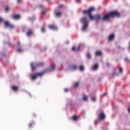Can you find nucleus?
Listing matches in <instances>:
<instances>
[{"instance_id":"nucleus-20","label":"nucleus","mask_w":130,"mask_h":130,"mask_svg":"<svg viewBox=\"0 0 130 130\" xmlns=\"http://www.w3.org/2000/svg\"><path fill=\"white\" fill-rule=\"evenodd\" d=\"M96 19H97V20H100V19H102V18H101V16H100V15H97L96 16Z\"/></svg>"},{"instance_id":"nucleus-11","label":"nucleus","mask_w":130,"mask_h":130,"mask_svg":"<svg viewBox=\"0 0 130 130\" xmlns=\"http://www.w3.org/2000/svg\"><path fill=\"white\" fill-rule=\"evenodd\" d=\"M95 55L96 56H102V52L99 50H97L95 52Z\"/></svg>"},{"instance_id":"nucleus-3","label":"nucleus","mask_w":130,"mask_h":130,"mask_svg":"<svg viewBox=\"0 0 130 130\" xmlns=\"http://www.w3.org/2000/svg\"><path fill=\"white\" fill-rule=\"evenodd\" d=\"M105 118H106L105 113L104 112L100 113L98 116L99 121H104V120H105Z\"/></svg>"},{"instance_id":"nucleus-31","label":"nucleus","mask_w":130,"mask_h":130,"mask_svg":"<svg viewBox=\"0 0 130 130\" xmlns=\"http://www.w3.org/2000/svg\"><path fill=\"white\" fill-rule=\"evenodd\" d=\"M119 71L120 73H122V72H123V70H122V68H119Z\"/></svg>"},{"instance_id":"nucleus-26","label":"nucleus","mask_w":130,"mask_h":130,"mask_svg":"<svg viewBox=\"0 0 130 130\" xmlns=\"http://www.w3.org/2000/svg\"><path fill=\"white\" fill-rule=\"evenodd\" d=\"M125 61H126V62H129L130 60L127 57L125 58Z\"/></svg>"},{"instance_id":"nucleus-45","label":"nucleus","mask_w":130,"mask_h":130,"mask_svg":"<svg viewBox=\"0 0 130 130\" xmlns=\"http://www.w3.org/2000/svg\"><path fill=\"white\" fill-rule=\"evenodd\" d=\"M128 112H129V113H130V107L128 109Z\"/></svg>"},{"instance_id":"nucleus-38","label":"nucleus","mask_w":130,"mask_h":130,"mask_svg":"<svg viewBox=\"0 0 130 130\" xmlns=\"http://www.w3.org/2000/svg\"><path fill=\"white\" fill-rule=\"evenodd\" d=\"M64 92H66L67 93V92H69V89H68V88H66V89L64 90Z\"/></svg>"},{"instance_id":"nucleus-16","label":"nucleus","mask_w":130,"mask_h":130,"mask_svg":"<svg viewBox=\"0 0 130 130\" xmlns=\"http://www.w3.org/2000/svg\"><path fill=\"white\" fill-rule=\"evenodd\" d=\"M55 15L56 17H61V13L59 12H55Z\"/></svg>"},{"instance_id":"nucleus-9","label":"nucleus","mask_w":130,"mask_h":130,"mask_svg":"<svg viewBox=\"0 0 130 130\" xmlns=\"http://www.w3.org/2000/svg\"><path fill=\"white\" fill-rule=\"evenodd\" d=\"M12 18L14 20H19V19H21V15L20 14H15L12 16Z\"/></svg>"},{"instance_id":"nucleus-44","label":"nucleus","mask_w":130,"mask_h":130,"mask_svg":"<svg viewBox=\"0 0 130 130\" xmlns=\"http://www.w3.org/2000/svg\"><path fill=\"white\" fill-rule=\"evenodd\" d=\"M0 22H3V19L1 18H0Z\"/></svg>"},{"instance_id":"nucleus-19","label":"nucleus","mask_w":130,"mask_h":130,"mask_svg":"<svg viewBox=\"0 0 130 130\" xmlns=\"http://www.w3.org/2000/svg\"><path fill=\"white\" fill-rule=\"evenodd\" d=\"M83 99L84 101H87V100H88V96H87L86 95H84Z\"/></svg>"},{"instance_id":"nucleus-48","label":"nucleus","mask_w":130,"mask_h":130,"mask_svg":"<svg viewBox=\"0 0 130 130\" xmlns=\"http://www.w3.org/2000/svg\"><path fill=\"white\" fill-rule=\"evenodd\" d=\"M76 1H80V0H76Z\"/></svg>"},{"instance_id":"nucleus-35","label":"nucleus","mask_w":130,"mask_h":130,"mask_svg":"<svg viewBox=\"0 0 130 130\" xmlns=\"http://www.w3.org/2000/svg\"><path fill=\"white\" fill-rule=\"evenodd\" d=\"M105 96H106V93L102 94L101 97H105Z\"/></svg>"},{"instance_id":"nucleus-47","label":"nucleus","mask_w":130,"mask_h":130,"mask_svg":"<svg viewBox=\"0 0 130 130\" xmlns=\"http://www.w3.org/2000/svg\"><path fill=\"white\" fill-rule=\"evenodd\" d=\"M118 48H120V47H118Z\"/></svg>"},{"instance_id":"nucleus-10","label":"nucleus","mask_w":130,"mask_h":130,"mask_svg":"<svg viewBox=\"0 0 130 130\" xmlns=\"http://www.w3.org/2000/svg\"><path fill=\"white\" fill-rule=\"evenodd\" d=\"M114 38H115V36L114 35V34H112L109 36L108 40L109 41H112V40H113Z\"/></svg>"},{"instance_id":"nucleus-1","label":"nucleus","mask_w":130,"mask_h":130,"mask_svg":"<svg viewBox=\"0 0 130 130\" xmlns=\"http://www.w3.org/2000/svg\"><path fill=\"white\" fill-rule=\"evenodd\" d=\"M95 11V8L93 7H89V8L87 10H84L83 11V14H87L88 15L89 18L90 20H94L95 19L94 16L92 15V12Z\"/></svg>"},{"instance_id":"nucleus-6","label":"nucleus","mask_w":130,"mask_h":130,"mask_svg":"<svg viewBox=\"0 0 130 130\" xmlns=\"http://www.w3.org/2000/svg\"><path fill=\"white\" fill-rule=\"evenodd\" d=\"M44 74L45 72L37 73L35 75L31 77V80L34 81V80H36V79H37V77H42Z\"/></svg>"},{"instance_id":"nucleus-18","label":"nucleus","mask_w":130,"mask_h":130,"mask_svg":"<svg viewBox=\"0 0 130 130\" xmlns=\"http://www.w3.org/2000/svg\"><path fill=\"white\" fill-rule=\"evenodd\" d=\"M78 118H79V116H73L72 117L73 120H74L75 121H76V120H77Z\"/></svg>"},{"instance_id":"nucleus-40","label":"nucleus","mask_w":130,"mask_h":130,"mask_svg":"<svg viewBox=\"0 0 130 130\" xmlns=\"http://www.w3.org/2000/svg\"><path fill=\"white\" fill-rule=\"evenodd\" d=\"M21 2H22V1H21V0H18V1H17V3H18V4H20V3H21Z\"/></svg>"},{"instance_id":"nucleus-28","label":"nucleus","mask_w":130,"mask_h":130,"mask_svg":"<svg viewBox=\"0 0 130 130\" xmlns=\"http://www.w3.org/2000/svg\"><path fill=\"white\" fill-rule=\"evenodd\" d=\"M5 11L6 12H9V11H10V8L9 7L5 8Z\"/></svg>"},{"instance_id":"nucleus-33","label":"nucleus","mask_w":130,"mask_h":130,"mask_svg":"<svg viewBox=\"0 0 130 130\" xmlns=\"http://www.w3.org/2000/svg\"><path fill=\"white\" fill-rule=\"evenodd\" d=\"M92 101H96V97H93L91 99Z\"/></svg>"},{"instance_id":"nucleus-23","label":"nucleus","mask_w":130,"mask_h":130,"mask_svg":"<svg viewBox=\"0 0 130 130\" xmlns=\"http://www.w3.org/2000/svg\"><path fill=\"white\" fill-rule=\"evenodd\" d=\"M74 87H75V88H77V87H79V82H76L74 84Z\"/></svg>"},{"instance_id":"nucleus-17","label":"nucleus","mask_w":130,"mask_h":130,"mask_svg":"<svg viewBox=\"0 0 130 130\" xmlns=\"http://www.w3.org/2000/svg\"><path fill=\"white\" fill-rule=\"evenodd\" d=\"M12 89L14 90V91H18L19 90V87L16 86H13L12 87Z\"/></svg>"},{"instance_id":"nucleus-8","label":"nucleus","mask_w":130,"mask_h":130,"mask_svg":"<svg viewBox=\"0 0 130 130\" xmlns=\"http://www.w3.org/2000/svg\"><path fill=\"white\" fill-rule=\"evenodd\" d=\"M26 36L27 37H30L33 35V30L32 29H29L26 33Z\"/></svg>"},{"instance_id":"nucleus-37","label":"nucleus","mask_w":130,"mask_h":130,"mask_svg":"<svg viewBox=\"0 0 130 130\" xmlns=\"http://www.w3.org/2000/svg\"><path fill=\"white\" fill-rule=\"evenodd\" d=\"M72 50L74 51V50H76V47L74 46L72 48Z\"/></svg>"},{"instance_id":"nucleus-7","label":"nucleus","mask_w":130,"mask_h":130,"mask_svg":"<svg viewBox=\"0 0 130 130\" xmlns=\"http://www.w3.org/2000/svg\"><path fill=\"white\" fill-rule=\"evenodd\" d=\"M4 23L5 24V27H9V28H10V29H14V28H15V26L13 24H10L9 21H5Z\"/></svg>"},{"instance_id":"nucleus-46","label":"nucleus","mask_w":130,"mask_h":130,"mask_svg":"<svg viewBox=\"0 0 130 130\" xmlns=\"http://www.w3.org/2000/svg\"><path fill=\"white\" fill-rule=\"evenodd\" d=\"M113 77H114V75H115V73H113Z\"/></svg>"},{"instance_id":"nucleus-2","label":"nucleus","mask_w":130,"mask_h":130,"mask_svg":"<svg viewBox=\"0 0 130 130\" xmlns=\"http://www.w3.org/2000/svg\"><path fill=\"white\" fill-rule=\"evenodd\" d=\"M81 22L83 24V26L82 28V31L86 30V29L88 28V26L89 25V22L87 19V17H86V16L82 17L81 19Z\"/></svg>"},{"instance_id":"nucleus-13","label":"nucleus","mask_w":130,"mask_h":130,"mask_svg":"<svg viewBox=\"0 0 130 130\" xmlns=\"http://www.w3.org/2000/svg\"><path fill=\"white\" fill-rule=\"evenodd\" d=\"M71 69L72 70V71H76L78 68L77 67V65L73 64L71 66Z\"/></svg>"},{"instance_id":"nucleus-34","label":"nucleus","mask_w":130,"mask_h":130,"mask_svg":"<svg viewBox=\"0 0 130 130\" xmlns=\"http://www.w3.org/2000/svg\"><path fill=\"white\" fill-rule=\"evenodd\" d=\"M32 125H33V123H30L28 125L29 127H31Z\"/></svg>"},{"instance_id":"nucleus-39","label":"nucleus","mask_w":130,"mask_h":130,"mask_svg":"<svg viewBox=\"0 0 130 130\" xmlns=\"http://www.w3.org/2000/svg\"><path fill=\"white\" fill-rule=\"evenodd\" d=\"M58 7L59 8H63V5H59Z\"/></svg>"},{"instance_id":"nucleus-24","label":"nucleus","mask_w":130,"mask_h":130,"mask_svg":"<svg viewBox=\"0 0 130 130\" xmlns=\"http://www.w3.org/2000/svg\"><path fill=\"white\" fill-rule=\"evenodd\" d=\"M79 70H80V71H84V67H83V66H80V67H79Z\"/></svg>"},{"instance_id":"nucleus-43","label":"nucleus","mask_w":130,"mask_h":130,"mask_svg":"<svg viewBox=\"0 0 130 130\" xmlns=\"http://www.w3.org/2000/svg\"><path fill=\"white\" fill-rule=\"evenodd\" d=\"M42 14H45V11H42Z\"/></svg>"},{"instance_id":"nucleus-15","label":"nucleus","mask_w":130,"mask_h":130,"mask_svg":"<svg viewBox=\"0 0 130 130\" xmlns=\"http://www.w3.org/2000/svg\"><path fill=\"white\" fill-rule=\"evenodd\" d=\"M43 66H44V62H39L36 64V67H43Z\"/></svg>"},{"instance_id":"nucleus-36","label":"nucleus","mask_w":130,"mask_h":130,"mask_svg":"<svg viewBox=\"0 0 130 130\" xmlns=\"http://www.w3.org/2000/svg\"><path fill=\"white\" fill-rule=\"evenodd\" d=\"M17 45H18V46H20V45H21V42H18L17 43Z\"/></svg>"},{"instance_id":"nucleus-4","label":"nucleus","mask_w":130,"mask_h":130,"mask_svg":"<svg viewBox=\"0 0 130 130\" xmlns=\"http://www.w3.org/2000/svg\"><path fill=\"white\" fill-rule=\"evenodd\" d=\"M111 19V16L110 15V13L105 14L102 18L103 22H107V21H109Z\"/></svg>"},{"instance_id":"nucleus-5","label":"nucleus","mask_w":130,"mask_h":130,"mask_svg":"<svg viewBox=\"0 0 130 130\" xmlns=\"http://www.w3.org/2000/svg\"><path fill=\"white\" fill-rule=\"evenodd\" d=\"M111 18H114V17H120V14L117 11H114L110 12Z\"/></svg>"},{"instance_id":"nucleus-12","label":"nucleus","mask_w":130,"mask_h":130,"mask_svg":"<svg viewBox=\"0 0 130 130\" xmlns=\"http://www.w3.org/2000/svg\"><path fill=\"white\" fill-rule=\"evenodd\" d=\"M48 27L49 29H52V30H57V27L54 25H49Z\"/></svg>"},{"instance_id":"nucleus-14","label":"nucleus","mask_w":130,"mask_h":130,"mask_svg":"<svg viewBox=\"0 0 130 130\" xmlns=\"http://www.w3.org/2000/svg\"><path fill=\"white\" fill-rule=\"evenodd\" d=\"M99 67V65H98V63H95L94 64L92 69L93 70V71H96V70H98Z\"/></svg>"},{"instance_id":"nucleus-41","label":"nucleus","mask_w":130,"mask_h":130,"mask_svg":"<svg viewBox=\"0 0 130 130\" xmlns=\"http://www.w3.org/2000/svg\"><path fill=\"white\" fill-rule=\"evenodd\" d=\"M107 66L108 67H110V63H107Z\"/></svg>"},{"instance_id":"nucleus-30","label":"nucleus","mask_w":130,"mask_h":130,"mask_svg":"<svg viewBox=\"0 0 130 130\" xmlns=\"http://www.w3.org/2000/svg\"><path fill=\"white\" fill-rule=\"evenodd\" d=\"M80 49H81V45H78L77 50H78V51H80Z\"/></svg>"},{"instance_id":"nucleus-42","label":"nucleus","mask_w":130,"mask_h":130,"mask_svg":"<svg viewBox=\"0 0 130 130\" xmlns=\"http://www.w3.org/2000/svg\"><path fill=\"white\" fill-rule=\"evenodd\" d=\"M8 45L9 46H11L12 44H11V43H8Z\"/></svg>"},{"instance_id":"nucleus-27","label":"nucleus","mask_w":130,"mask_h":130,"mask_svg":"<svg viewBox=\"0 0 130 130\" xmlns=\"http://www.w3.org/2000/svg\"><path fill=\"white\" fill-rule=\"evenodd\" d=\"M87 58H91V54H90V53H88L87 54Z\"/></svg>"},{"instance_id":"nucleus-22","label":"nucleus","mask_w":130,"mask_h":130,"mask_svg":"<svg viewBox=\"0 0 130 130\" xmlns=\"http://www.w3.org/2000/svg\"><path fill=\"white\" fill-rule=\"evenodd\" d=\"M30 66L32 71H35V67L33 66V63H31Z\"/></svg>"},{"instance_id":"nucleus-29","label":"nucleus","mask_w":130,"mask_h":130,"mask_svg":"<svg viewBox=\"0 0 130 130\" xmlns=\"http://www.w3.org/2000/svg\"><path fill=\"white\" fill-rule=\"evenodd\" d=\"M41 30H42V31L43 32H45V31H46L45 27H42V28H41Z\"/></svg>"},{"instance_id":"nucleus-25","label":"nucleus","mask_w":130,"mask_h":130,"mask_svg":"<svg viewBox=\"0 0 130 130\" xmlns=\"http://www.w3.org/2000/svg\"><path fill=\"white\" fill-rule=\"evenodd\" d=\"M23 51V50H22V48H19L17 49V52H22Z\"/></svg>"},{"instance_id":"nucleus-21","label":"nucleus","mask_w":130,"mask_h":130,"mask_svg":"<svg viewBox=\"0 0 130 130\" xmlns=\"http://www.w3.org/2000/svg\"><path fill=\"white\" fill-rule=\"evenodd\" d=\"M55 69V65H54V64L51 67V71H54Z\"/></svg>"},{"instance_id":"nucleus-32","label":"nucleus","mask_w":130,"mask_h":130,"mask_svg":"<svg viewBox=\"0 0 130 130\" xmlns=\"http://www.w3.org/2000/svg\"><path fill=\"white\" fill-rule=\"evenodd\" d=\"M40 8H41V9H44V6H43V5H41L39 6Z\"/></svg>"}]
</instances>
